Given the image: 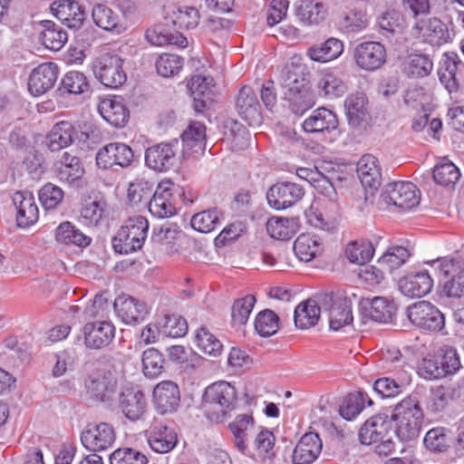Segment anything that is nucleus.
Wrapping results in <instances>:
<instances>
[{
  "label": "nucleus",
  "instance_id": "nucleus-1",
  "mask_svg": "<svg viewBox=\"0 0 464 464\" xmlns=\"http://www.w3.org/2000/svg\"><path fill=\"white\" fill-rule=\"evenodd\" d=\"M237 390L229 382L221 381L208 386L202 397L204 415L212 422L221 423L237 405Z\"/></svg>",
  "mask_w": 464,
  "mask_h": 464
},
{
  "label": "nucleus",
  "instance_id": "nucleus-2",
  "mask_svg": "<svg viewBox=\"0 0 464 464\" xmlns=\"http://www.w3.org/2000/svg\"><path fill=\"white\" fill-rule=\"evenodd\" d=\"M149 222L142 216L130 217L112 238L116 253L127 255L140 250L147 237Z\"/></svg>",
  "mask_w": 464,
  "mask_h": 464
},
{
  "label": "nucleus",
  "instance_id": "nucleus-3",
  "mask_svg": "<svg viewBox=\"0 0 464 464\" xmlns=\"http://www.w3.org/2000/svg\"><path fill=\"white\" fill-rule=\"evenodd\" d=\"M122 65L123 60L120 55L104 53L93 60L92 69L96 79L105 87L116 89L127 80Z\"/></svg>",
  "mask_w": 464,
  "mask_h": 464
},
{
  "label": "nucleus",
  "instance_id": "nucleus-4",
  "mask_svg": "<svg viewBox=\"0 0 464 464\" xmlns=\"http://www.w3.org/2000/svg\"><path fill=\"white\" fill-rule=\"evenodd\" d=\"M184 196V189L170 180L161 181L148 203V209L154 217L166 218L177 211V197Z\"/></svg>",
  "mask_w": 464,
  "mask_h": 464
},
{
  "label": "nucleus",
  "instance_id": "nucleus-5",
  "mask_svg": "<svg viewBox=\"0 0 464 464\" xmlns=\"http://www.w3.org/2000/svg\"><path fill=\"white\" fill-rule=\"evenodd\" d=\"M407 317L413 325L425 331L439 332L445 325L443 314L428 301H419L408 306Z\"/></svg>",
  "mask_w": 464,
  "mask_h": 464
},
{
  "label": "nucleus",
  "instance_id": "nucleus-6",
  "mask_svg": "<svg viewBox=\"0 0 464 464\" xmlns=\"http://www.w3.org/2000/svg\"><path fill=\"white\" fill-rule=\"evenodd\" d=\"M382 197L388 205L402 210L411 209L420 202L417 187L410 181H397L385 186Z\"/></svg>",
  "mask_w": 464,
  "mask_h": 464
},
{
  "label": "nucleus",
  "instance_id": "nucleus-7",
  "mask_svg": "<svg viewBox=\"0 0 464 464\" xmlns=\"http://www.w3.org/2000/svg\"><path fill=\"white\" fill-rule=\"evenodd\" d=\"M115 439V430L107 422L89 423L81 434L82 444L90 451L106 450L113 445Z\"/></svg>",
  "mask_w": 464,
  "mask_h": 464
},
{
  "label": "nucleus",
  "instance_id": "nucleus-8",
  "mask_svg": "<svg viewBox=\"0 0 464 464\" xmlns=\"http://www.w3.org/2000/svg\"><path fill=\"white\" fill-rule=\"evenodd\" d=\"M178 146V140H173L148 147L145 150L146 166L158 172L169 171L176 163Z\"/></svg>",
  "mask_w": 464,
  "mask_h": 464
},
{
  "label": "nucleus",
  "instance_id": "nucleus-9",
  "mask_svg": "<svg viewBox=\"0 0 464 464\" xmlns=\"http://www.w3.org/2000/svg\"><path fill=\"white\" fill-rule=\"evenodd\" d=\"M95 160L99 169H108L114 165L128 168L134 161V152L125 143L111 142L97 151Z\"/></svg>",
  "mask_w": 464,
  "mask_h": 464
},
{
  "label": "nucleus",
  "instance_id": "nucleus-10",
  "mask_svg": "<svg viewBox=\"0 0 464 464\" xmlns=\"http://www.w3.org/2000/svg\"><path fill=\"white\" fill-rule=\"evenodd\" d=\"M353 57L359 68L373 72L385 63L386 49L380 42H363L354 47Z\"/></svg>",
  "mask_w": 464,
  "mask_h": 464
},
{
  "label": "nucleus",
  "instance_id": "nucleus-11",
  "mask_svg": "<svg viewBox=\"0 0 464 464\" xmlns=\"http://www.w3.org/2000/svg\"><path fill=\"white\" fill-rule=\"evenodd\" d=\"M284 87L286 91L284 93V100L288 102V107L295 114H304L313 107L314 100L309 91L304 86L298 85L295 73L287 72V77L284 81Z\"/></svg>",
  "mask_w": 464,
  "mask_h": 464
},
{
  "label": "nucleus",
  "instance_id": "nucleus-12",
  "mask_svg": "<svg viewBox=\"0 0 464 464\" xmlns=\"http://www.w3.org/2000/svg\"><path fill=\"white\" fill-rule=\"evenodd\" d=\"M302 186L293 182H279L273 185L266 193L269 206L275 209H285L297 203L304 197Z\"/></svg>",
  "mask_w": 464,
  "mask_h": 464
},
{
  "label": "nucleus",
  "instance_id": "nucleus-13",
  "mask_svg": "<svg viewBox=\"0 0 464 464\" xmlns=\"http://www.w3.org/2000/svg\"><path fill=\"white\" fill-rule=\"evenodd\" d=\"M81 332L84 345L94 350L107 347L115 337V327L107 321L87 323Z\"/></svg>",
  "mask_w": 464,
  "mask_h": 464
},
{
  "label": "nucleus",
  "instance_id": "nucleus-14",
  "mask_svg": "<svg viewBox=\"0 0 464 464\" xmlns=\"http://www.w3.org/2000/svg\"><path fill=\"white\" fill-rule=\"evenodd\" d=\"M113 307L118 317L130 325L142 323L149 314L148 306L144 302L125 295L115 299Z\"/></svg>",
  "mask_w": 464,
  "mask_h": 464
},
{
  "label": "nucleus",
  "instance_id": "nucleus-15",
  "mask_svg": "<svg viewBox=\"0 0 464 464\" xmlns=\"http://www.w3.org/2000/svg\"><path fill=\"white\" fill-rule=\"evenodd\" d=\"M59 68L54 63H44L35 67L28 78V91L40 96L51 90L58 78Z\"/></svg>",
  "mask_w": 464,
  "mask_h": 464
},
{
  "label": "nucleus",
  "instance_id": "nucleus-16",
  "mask_svg": "<svg viewBox=\"0 0 464 464\" xmlns=\"http://www.w3.org/2000/svg\"><path fill=\"white\" fill-rule=\"evenodd\" d=\"M87 392L101 401L111 400L117 389V380L111 372H92L84 382Z\"/></svg>",
  "mask_w": 464,
  "mask_h": 464
},
{
  "label": "nucleus",
  "instance_id": "nucleus-17",
  "mask_svg": "<svg viewBox=\"0 0 464 464\" xmlns=\"http://www.w3.org/2000/svg\"><path fill=\"white\" fill-rule=\"evenodd\" d=\"M360 311L363 319L387 324L392 322L396 313V306L392 301L376 296L372 299H362L360 303Z\"/></svg>",
  "mask_w": 464,
  "mask_h": 464
},
{
  "label": "nucleus",
  "instance_id": "nucleus-18",
  "mask_svg": "<svg viewBox=\"0 0 464 464\" xmlns=\"http://www.w3.org/2000/svg\"><path fill=\"white\" fill-rule=\"evenodd\" d=\"M153 402L160 414L175 412L180 404L179 386L171 381L160 382L153 391Z\"/></svg>",
  "mask_w": 464,
  "mask_h": 464
},
{
  "label": "nucleus",
  "instance_id": "nucleus-19",
  "mask_svg": "<svg viewBox=\"0 0 464 464\" xmlns=\"http://www.w3.org/2000/svg\"><path fill=\"white\" fill-rule=\"evenodd\" d=\"M188 87L193 97L196 111L202 112L215 101V84L212 77L194 75L188 82Z\"/></svg>",
  "mask_w": 464,
  "mask_h": 464
},
{
  "label": "nucleus",
  "instance_id": "nucleus-20",
  "mask_svg": "<svg viewBox=\"0 0 464 464\" xmlns=\"http://www.w3.org/2000/svg\"><path fill=\"white\" fill-rule=\"evenodd\" d=\"M148 444L157 453H168L172 450L178 443V436L175 430L162 422L153 423L146 430Z\"/></svg>",
  "mask_w": 464,
  "mask_h": 464
},
{
  "label": "nucleus",
  "instance_id": "nucleus-21",
  "mask_svg": "<svg viewBox=\"0 0 464 464\" xmlns=\"http://www.w3.org/2000/svg\"><path fill=\"white\" fill-rule=\"evenodd\" d=\"M52 14L71 29H79L84 20L85 12L82 6L74 0H60L51 5Z\"/></svg>",
  "mask_w": 464,
  "mask_h": 464
},
{
  "label": "nucleus",
  "instance_id": "nucleus-22",
  "mask_svg": "<svg viewBox=\"0 0 464 464\" xmlns=\"http://www.w3.org/2000/svg\"><path fill=\"white\" fill-rule=\"evenodd\" d=\"M118 406L129 420H139L145 411L144 393L138 387L123 388L119 394Z\"/></svg>",
  "mask_w": 464,
  "mask_h": 464
},
{
  "label": "nucleus",
  "instance_id": "nucleus-23",
  "mask_svg": "<svg viewBox=\"0 0 464 464\" xmlns=\"http://www.w3.org/2000/svg\"><path fill=\"white\" fill-rule=\"evenodd\" d=\"M236 109L238 115L248 125H258L261 122L260 104L251 87L246 85L240 89L236 101Z\"/></svg>",
  "mask_w": 464,
  "mask_h": 464
},
{
  "label": "nucleus",
  "instance_id": "nucleus-24",
  "mask_svg": "<svg viewBox=\"0 0 464 464\" xmlns=\"http://www.w3.org/2000/svg\"><path fill=\"white\" fill-rule=\"evenodd\" d=\"M322 448L319 435L316 432H306L293 450V464H312L320 455Z\"/></svg>",
  "mask_w": 464,
  "mask_h": 464
},
{
  "label": "nucleus",
  "instance_id": "nucleus-25",
  "mask_svg": "<svg viewBox=\"0 0 464 464\" xmlns=\"http://www.w3.org/2000/svg\"><path fill=\"white\" fill-rule=\"evenodd\" d=\"M13 203L16 208V221L19 227H28L38 220V207L30 191H16L13 196Z\"/></svg>",
  "mask_w": 464,
  "mask_h": 464
},
{
  "label": "nucleus",
  "instance_id": "nucleus-26",
  "mask_svg": "<svg viewBox=\"0 0 464 464\" xmlns=\"http://www.w3.org/2000/svg\"><path fill=\"white\" fill-rule=\"evenodd\" d=\"M433 280L427 271L411 272L399 281L401 292L409 297H421L431 291Z\"/></svg>",
  "mask_w": 464,
  "mask_h": 464
},
{
  "label": "nucleus",
  "instance_id": "nucleus-27",
  "mask_svg": "<svg viewBox=\"0 0 464 464\" xmlns=\"http://www.w3.org/2000/svg\"><path fill=\"white\" fill-rule=\"evenodd\" d=\"M391 418L392 422H423L424 413L420 404L419 394L412 392L397 403Z\"/></svg>",
  "mask_w": 464,
  "mask_h": 464
},
{
  "label": "nucleus",
  "instance_id": "nucleus-28",
  "mask_svg": "<svg viewBox=\"0 0 464 464\" xmlns=\"http://www.w3.org/2000/svg\"><path fill=\"white\" fill-rule=\"evenodd\" d=\"M357 175L362 185L372 193L379 188L382 182L381 169L376 157L363 155L357 163Z\"/></svg>",
  "mask_w": 464,
  "mask_h": 464
},
{
  "label": "nucleus",
  "instance_id": "nucleus-29",
  "mask_svg": "<svg viewBox=\"0 0 464 464\" xmlns=\"http://www.w3.org/2000/svg\"><path fill=\"white\" fill-rule=\"evenodd\" d=\"M336 114L324 107L314 110L303 122V129L308 133L332 131L338 127Z\"/></svg>",
  "mask_w": 464,
  "mask_h": 464
},
{
  "label": "nucleus",
  "instance_id": "nucleus-30",
  "mask_svg": "<svg viewBox=\"0 0 464 464\" xmlns=\"http://www.w3.org/2000/svg\"><path fill=\"white\" fill-rule=\"evenodd\" d=\"M98 110L102 118L116 128L124 127L130 118V111L121 98L103 100L99 104Z\"/></svg>",
  "mask_w": 464,
  "mask_h": 464
},
{
  "label": "nucleus",
  "instance_id": "nucleus-31",
  "mask_svg": "<svg viewBox=\"0 0 464 464\" xmlns=\"http://www.w3.org/2000/svg\"><path fill=\"white\" fill-rule=\"evenodd\" d=\"M74 134L75 130L71 122L60 121L47 134L44 144L50 151L56 152L70 146Z\"/></svg>",
  "mask_w": 464,
  "mask_h": 464
},
{
  "label": "nucleus",
  "instance_id": "nucleus-32",
  "mask_svg": "<svg viewBox=\"0 0 464 464\" xmlns=\"http://www.w3.org/2000/svg\"><path fill=\"white\" fill-rule=\"evenodd\" d=\"M56 169L57 177L63 182L74 184L81 180L85 170L81 159L70 152H63Z\"/></svg>",
  "mask_w": 464,
  "mask_h": 464
},
{
  "label": "nucleus",
  "instance_id": "nucleus-33",
  "mask_svg": "<svg viewBox=\"0 0 464 464\" xmlns=\"http://www.w3.org/2000/svg\"><path fill=\"white\" fill-rule=\"evenodd\" d=\"M167 24V18L165 17L164 23L154 25L146 32L147 40L153 45L163 46L167 44H175L179 47H185L188 44L187 39L179 32L175 31L171 33Z\"/></svg>",
  "mask_w": 464,
  "mask_h": 464
},
{
  "label": "nucleus",
  "instance_id": "nucleus-34",
  "mask_svg": "<svg viewBox=\"0 0 464 464\" xmlns=\"http://www.w3.org/2000/svg\"><path fill=\"white\" fill-rule=\"evenodd\" d=\"M228 429L234 436L236 448L242 453L246 450V441L255 429V420L252 412L238 414L229 423Z\"/></svg>",
  "mask_w": 464,
  "mask_h": 464
},
{
  "label": "nucleus",
  "instance_id": "nucleus-35",
  "mask_svg": "<svg viewBox=\"0 0 464 464\" xmlns=\"http://www.w3.org/2000/svg\"><path fill=\"white\" fill-rule=\"evenodd\" d=\"M461 63L456 53L450 52L444 53L440 67L438 75L440 82L445 86L449 92L458 90L459 82L457 79V71L459 65Z\"/></svg>",
  "mask_w": 464,
  "mask_h": 464
},
{
  "label": "nucleus",
  "instance_id": "nucleus-36",
  "mask_svg": "<svg viewBox=\"0 0 464 464\" xmlns=\"http://www.w3.org/2000/svg\"><path fill=\"white\" fill-rule=\"evenodd\" d=\"M367 104V97L362 92H355L346 98L344 108L350 126L356 128L366 121L369 114Z\"/></svg>",
  "mask_w": 464,
  "mask_h": 464
},
{
  "label": "nucleus",
  "instance_id": "nucleus-37",
  "mask_svg": "<svg viewBox=\"0 0 464 464\" xmlns=\"http://www.w3.org/2000/svg\"><path fill=\"white\" fill-rule=\"evenodd\" d=\"M92 16L94 24L100 28L121 34L125 30L121 16L105 5L98 4L93 6Z\"/></svg>",
  "mask_w": 464,
  "mask_h": 464
},
{
  "label": "nucleus",
  "instance_id": "nucleus-38",
  "mask_svg": "<svg viewBox=\"0 0 464 464\" xmlns=\"http://www.w3.org/2000/svg\"><path fill=\"white\" fill-rule=\"evenodd\" d=\"M295 256L304 262H309L323 252L321 238L316 235L301 234L294 242Z\"/></svg>",
  "mask_w": 464,
  "mask_h": 464
},
{
  "label": "nucleus",
  "instance_id": "nucleus-39",
  "mask_svg": "<svg viewBox=\"0 0 464 464\" xmlns=\"http://www.w3.org/2000/svg\"><path fill=\"white\" fill-rule=\"evenodd\" d=\"M321 314V308L315 300L308 299L300 303L295 309L294 321L297 328L308 329L314 326Z\"/></svg>",
  "mask_w": 464,
  "mask_h": 464
},
{
  "label": "nucleus",
  "instance_id": "nucleus-40",
  "mask_svg": "<svg viewBox=\"0 0 464 464\" xmlns=\"http://www.w3.org/2000/svg\"><path fill=\"white\" fill-rule=\"evenodd\" d=\"M343 52L341 40L330 37L321 44H315L307 51L309 57L315 62L326 63L338 58Z\"/></svg>",
  "mask_w": 464,
  "mask_h": 464
},
{
  "label": "nucleus",
  "instance_id": "nucleus-41",
  "mask_svg": "<svg viewBox=\"0 0 464 464\" xmlns=\"http://www.w3.org/2000/svg\"><path fill=\"white\" fill-rule=\"evenodd\" d=\"M295 14L304 24H318L325 17V9L322 3L314 0H298L295 4Z\"/></svg>",
  "mask_w": 464,
  "mask_h": 464
},
{
  "label": "nucleus",
  "instance_id": "nucleus-42",
  "mask_svg": "<svg viewBox=\"0 0 464 464\" xmlns=\"http://www.w3.org/2000/svg\"><path fill=\"white\" fill-rule=\"evenodd\" d=\"M424 40L433 46H440L452 40L454 34L450 31L448 25L440 19L430 18L422 34Z\"/></svg>",
  "mask_w": 464,
  "mask_h": 464
},
{
  "label": "nucleus",
  "instance_id": "nucleus-43",
  "mask_svg": "<svg viewBox=\"0 0 464 464\" xmlns=\"http://www.w3.org/2000/svg\"><path fill=\"white\" fill-rule=\"evenodd\" d=\"M40 24L43 27L40 34L42 44L50 50H60L67 41L66 32L51 20H44Z\"/></svg>",
  "mask_w": 464,
  "mask_h": 464
},
{
  "label": "nucleus",
  "instance_id": "nucleus-44",
  "mask_svg": "<svg viewBox=\"0 0 464 464\" xmlns=\"http://www.w3.org/2000/svg\"><path fill=\"white\" fill-rule=\"evenodd\" d=\"M91 91L89 81L84 73L79 71H70L62 78L58 92L61 95H80Z\"/></svg>",
  "mask_w": 464,
  "mask_h": 464
},
{
  "label": "nucleus",
  "instance_id": "nucleus-45",
  "mask_svg": "<svg viewBox=\"0 0 464 464\" xmlns=\"http://www.w3.org/2000/svg\"><path fill=\"white\" fill-rule=\"evenodd\" d=\"M167 24H171L175 31L195 28L199 23V13L195 7H179L166 16Z\"/></svg>",
  "mask_w": 464,
  "mask_h": 464
},
{
  "label": "nucleus",
  "instance_id": "nucleus-46",
  "mask_svg": "<svg viewBox=\"0 0 464 464\" xmlns=\"http://www.w3.org/2000/svg\"><path fill=\"white\" fill-rule=\"evenodd\" d=\"M224 219V213L218 208H212L195 214L191 220V227L201 233L213 231Z\"/></svg>",
  "mask_w": 464,
  "mask_h": 464
},
{
  "label": "nucleus",
  "instance_id": "nucleus-47",
  "mask_svg": "<svg viewBox=\"0 0 464 464\" xmlns=\"http://www.w3.org/2000/svg\"><path fill=\"white\" fill-rule=\"evenodd\" d=\"M55 239L59 243L74 245L80 247L89 246L92 240L91 237L85 236L69 221L63 222L58 226L55 232Z\"/></svg>",
  "mask_w": 464,
  "mask_h": 464
},
{
  "label": "nucleus",
  "instance_id": "nucleus-48",
  "mask_svg": "<svg viewBox=\"0 0 464 464\" xmlns=\"http://www.w3.org/2000/svg\"><path fill=\"white\" fill-rule=\"evenodd\" d=\"M433 68V63L428 55L420 53L410 54L404 63V73L411 78H422L429 75Z\"/></svg>",
  "mask_w": 464,
  "mask_h": 464
},
{
  "label": "nucleus",
  "instance_id": "nucleus-49",
  "mask_svg": "<svg viewBox=\"0 0 464 464\" xmlns=\"http://www.w3.org/2000/svg\"><path fill=\"white\" fill-rule=\"evenodd\" d=\"M452 430L445 427L430 430L423 440L425 447L434 452H444L450 448Z\"/></svg>",
  "mask_w": 464,
  "mask_h": 464
},
{
  "label": "nucleus",
  "instance_id": "nucleus-50",
  "mask_svg": "<svg viewBox=\"0 0 464 464\" xmlns=\"http://www.w3.org/2000/svg\"><path fill=\"white\" fill-rule=\"evenodd\" d=\"M353 317L350 303L346 299L334 301L329 313L330 329L340 330L353 323Z\"/></svg>",
  "mask_w": 464,
  "mask_h": 464
},
{
  "label": "nucleus",
  "instance_id": "nucleus-51",
  "mask_svg": "<svg viewBox=\"0 0 464 464\" xmlns=\"http://www.w3.org/2000/svg\"><path fill=\"white\" fill-rule=\"evenodd\" d=\"M410 256L409 250L401 246H393L389 247L385 253L378 259V265L386 272L392 273L393 270L401 267Z\"/></svg>",
  "mask_w": 464,
  "mask_h": 464
},
{
  "label": "nucleus",
  "instance_id": "nucleus-52",
  "mask_svg": "<svg viewBox=\"0 0 464 464\" xmlns=\"http://www.w3.org/2000/svg\"><path fill=\"white\" fill-rule=\"evenodd\" d=\"M295 219L287 218H271L266 222V230L271 237L277 240H288L295 234Z\"/></svg>",
  "mask_w": 464,
  "mask_h": 464
},
{
  "label": "nucleus",
  "instance_id": "nucleus-53",
  "mask_svg": "<svg viewBox=\"0 0 464 464\" xmlns=\"http://www.w3.org/2000/svg\"><path fill=\"white\" fill-rule=\"evenodd\" d=\"M380 33L386 38L402 33L404 18L397 11L392 10L382 14L378 19Z\"/></svg>",
  "mask_w": 464,
  "mask_h": 464
},
{
  "label": "nucleus",
  "instance_id": "nucleus-54",
  "mask_svg": "<svg viewBox=\"0 0 464 464\" xmlns=\"http://www.w3.org/2000/svg\"><path fill=\"white\" fill-rule=\"evenodd\" d=\"M153 184L144 179H136L131 182L128 188V200L132 206H138L144 203L148 206L152 198Z\"/></svg>",
  "mask_w": 464,
  "mask_h": 464
},
{
  "label": "nucleus",
  "instance_id": "nucleus-55",
  "mask_svg": "<svg viewBox=\"0 0 464 464\" xmlns=\"http://www.w3.org/2000/svg\"><path fill=\"white\" fill-rule=\"evenodd\" d=\"M374 247L370 241L361 240L349 243L345 249V255L350 262L363 266L372 259Z\"/></svg>",
  "mask_w": 464,
  "mask_h": 464
},
{
  "label": "nucleus",
  "instance_id": "nucleus-56",
  "mask_svg": "<svg viewBox=\"0 0 464 464\" xmlns=\"http://www.w3.org/2000/svg\"><path fill=\"white\" fill-rule=\"evenodd\" d=\"M432 174L434 181L445 188H453L460 178L459 169L450 161L437 164Z\"/></svg>",
  "mask_w": 464,
  "mask_h": 464
},
{
  "label": "nucleus",
  "instance_id": "nucleus-57",
  "mask_svg": "<svg viewBox=\"0 0 464 464\" xmlns=\"http://www.w3.org/2000/svg\"><path fill=\"white\" fill-rule=\"evenodd\" d=\"M255 329L263 337L275 334L279 329V317L270 309L259 312L255 320Z\"/></svg>",
  "mask_w": 464,
  "mask_h": 464
},
{
  "label": "nucleus",
  "instance_id": "nucleus-58",
  "mask_svg": "<svg viewBox=\"0 0 464 464\" xmlns=\"http://www.w3.org/2000/svg\"><path fill=\"white\" fill-rule=\"evenodd\" d=\"M366 396L363 392L347 395L340 406V415L347 420L354 419L363 410Z\"/></svg>",
  "mask_w": 464,
  "mask_h": 464
},
{
  "label": "nucleus",
  "instance_id": "nucleus-59",
  "mask_svg": "<svg viewBox=\"0 0 464 464\" xmlns=\"http://www.w3.org/2000/svg\"><path fill=\"white\" fill-rule=\"evenodd\" d=\"M317 88L320 95L329 99L340 97L346 92L344 82L332 73L324 75L318 82Z\"/></svg>",
  "mask_w": 464,
  "mask_h": 464
},
{
  "label": "nucleus",
  "instance_id": "nucleus-60",
  "mask_svg": "<svg viewBox=\"0 0 464 464\" xmlns=\"http://www.w3.org/2000/svg\"><path fill=\"white\" fill-rule=\"evenodd\" d=\"M432 265H437L441 277H459L464 276V259L460 257H441L432 261Z\"/></svg>",
  "mask_w": 464,
  "mask_h": 464
},
{
  "label": "nucleus",
  "instance_id": "nucleus-61",
  "mask_svg": "<svg viewBox=\"0 0 464 464\" xmlns=\"http://www.w3.org/2000/svg\"><path fill=\"white\" fill-rule=\"evenodd\" d=\"M196 341L198 347L207 354L216 357L222 352L223 345L220 341L205 326H201L197 331Z\"/></svg>",
  "mask_w": 464,
  "mask_h": 464
},
{
  "label": "nucleus",
  "instance_id": "nucleus-62",
  "mask_svg": "<svg viewBox=\"0 0 464 464\" xmlns=\"http://www.w3.org/2000/svg\"><path fill=\"white\" fill-rule=\"evenodd\" d=\"M164 359L159 350L149 348L143 352L142 366L145 376L155 378L163 370Z\"/></svg>",
  "mask_w": 464,
  "mask_h": 464
},
{
  "label": "nucleus",
  "instance_id": "nucleus-63",
  "mask_svg": "<svg viewBox=\"0 0 464 464\" xmlns=\"http://www.w3.org/2000/svg\"><path fill=\"white\" fill-rule=\"evenodd\" d=\"M256 304V298L252 295H247L243 298L237 299L232 306V323L233 325L245 324Z\"/></svg>",
  "mask_w": 464,
  "mask_h": 464
},
{
  "label": "nucleus",
  "instance_id": "nucleus-64",
  "mask_svg": "<svg viewBox=\"0 0 464 464\" xmlns=\"http://www.w3.org/2000/svg\"><path fill=\"white\" fill-rule=\"evenodd\" d=\"M110 464H148V458L132 448H119L110 455Z\"/></svg>",
  "mask_w": 464,
  "mask_h": 464
}]
</instances>
